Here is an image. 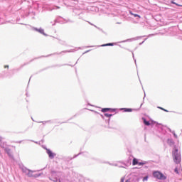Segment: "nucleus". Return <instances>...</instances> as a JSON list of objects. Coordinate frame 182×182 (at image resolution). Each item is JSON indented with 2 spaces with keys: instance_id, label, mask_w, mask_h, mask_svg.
<instances>
[{
  "instance_id": "5701e85b",
  "label": "nucleus",
  "mask_w": 182,
  "mask_h": 182,
  "mask_svg": "<svg viewBox=\"0 0 182 182\" xmlns=\"http://www.w3.org/2000/svg\"><path fill=\"white\" fill-rule=\"evenodd\" d=\"M13 147H14V149H15V146H13Z\"/></svg>"
},
{
  "instance_id": "412c9836",
  "label": "nucleus",
  "mask_w": 182,
  "mask_h": 182,
  "mask_svg": "<svg viewBox=\"0 0 182 182\" xmlns=\"http://www.w3.org/2000/svg\"><path fill=\"white\" fill-rule=\"evenodd\" d=\"M126 182H130V181H129V180H127V181H126Z\"/></svg>"
},
{
  "instance_id": "f03ea898",
  "label": "nucleus",
  "mask_w": 182,
  "mask_h": 182,
  "mask_svg": "<svg viewBox=\"0 0 182 182\" xmlns=\"http://www.w3.org/2000/svg\"><path fill=\"white\" fill-rule=\"evenodd\" d=\"M153 176L158 180H166L167 178V177H166L163 173L159 171L153 172Z\"/></svg>"
},
{
  "instance_id": "6ab92c4d",
  "label": "nucleus",
  "mask_w": 182,
  "mask_h": 182,
  "mask_svg": "<svg viewBox=\"0 0 182 182\" xmlns=\"http://www.w3.org/2000/svg\"><path fill=\"white\" fill-rule=\"evenodd\" d=\"M162 110H163L164 112H168L167 109H164V108H163Z\"/></svg>"
},
{
  "instance_id": "1a4fd4ad",
  "label": "nucleus",
  "mask_w": 182,
  "mask_h": 182,
  "mask_svg": "<svg viewBox=\"0 0 182 182\" xmlns=\"http://www.w3.org/2000/svg\"><path fill=\"white\" fill-rule=\"evenodd\" d=\"M109 110H111L110 108H103L101 111L102 112V113H106V112H109Z\"/></svg>"
},
{
  "instance_id": "f3484780",
  "label": "nucleus",
  "mask_w": 182,
  "mask_h": 182,
  "mask_svg": "<svg viewBox=\"0 0 182 182\" xmlns=\"http://www.w3.org/2000/svg\"><path fill=\"white\" fill-rule=\"evenodd\" d=\"M6 68H7V69H9V65H4V69H6Z\"/></svg>"
},
{
  "instance_id": "4468645a",
  "label": "nucleus",
  "mask_w": 182,
  "mask_h": 182,
  "mask_svg": "<svg viewBox=\"0 0 182 182\" xmlns=\"http://www.w3.org/2000/svg\"><path fill=\"white\" fill-rule=\"evenodd\" d=\"M174 171L176 174H179L178 169L177 168H175Z\"/></svg>"
},
{
  "instance_id": "ddd939ff",
  "label": "nucleus",
  "mask_w": 182,
  "mask_h": 182,
  "mask_svg": "<svg viewBox=\"0 0 182 182\" xmlns=\"http://www.w3.org/2000/svg\"><path fill=\"white\" fill-rule=\"evenodd\" d=\"M105 116L106 117H112V114H105Z\"/></svg>"
},
{
  "instance_id": "6e6552de",
  "label": "nucleus",
  "mask_w": 182,
  "mask_h": 182,
  "mask_svg": "<svg viewBox=\"0 0 182 182\" xmlns=\"http://www.w3.org/2000/svg\"><path fill=\"white\" fill-rule=\"evenodd\" d=\"M102 46H114V43H107V44H103V45H102Z\"/></svg>"
},
{
  "instance_id": "a211bd4d",
  "label": "nucleus",
  "mask_w": 182,
  "mask_h": 182,
  "mask_svg": "<svg viewBox=\"0 0 182 182\" xmlns=\"http://www.w3.org/2000/svg\"><path fill=\"white\" fill-rule=\"evenodd\" d=\"M120 182H124V178H122Z\"/></svg>"
},
{
  "instance_id": "f8f14e48",
  "label": "nucleus",
  "mask_w": 182,
  "mask_h": 182,
  "mask_svg": "<svg viewBox=\"0 0 182 182\" xmlns=\"http://www.w3.org/2000/svg\"><path fill=\"white\" fill-rule=\"evenodd\" d=\"M138 166H144V162H138Z\"/></svg>"
},
{
  "instance_id": "2eb2a0df",
  "label": "nucleus",
  "mask_w": 182,
  "mask_h": 182,
  "mask_svg": "<svg viewBox=\"0 0 182 182\" xmlns=\"http://www.w3.org/2000/svg\"><path fill=\"white\" fill-rule=\"evenodd\" d=\"M149 177L147 176H145L144 178H143V181H147Z\"/></svg>"
},
{
  "instance_id": "9b49d317",
  "label": "nucleus",
  "mask_w": 182,
  "mask_h": 182,
  "mask_svg": "<svg viewBox=\"0 0 182 182\" xmlns=\"http://www.w3.org/2000/svg\"><path fill=\"white\" fill-rule=\"evenodd\" d=\"M171 4H173L176 5L177 6H182V4H177V3L174 2V1H171Z\"/></svg>"
},
{
  "instance_id": "39448f33",
  "label": "nucleus",
  "mask_w": 182,
  "mask_h": 182,
  "mask_svg": "<svg viewBox=\"0 0 182 182\" xmlns=\"http://www.w3.org/2000/svg\"><path fill=\"white\" fill-rule=\"evenodd\" d=\"M47 154H48L50 159H53V157H55V154H53V152H52V151L50 149H47Z\"/></svg>"
},
{
  "instance_id": "20e7f679",
  "label": "nucleus",
  "mask_w": 182,
  "mask_h": 182,
  "mask_svg": "<svg viewBox=\"0 0 182 182\" xmlns=\"http://www.w3.org/2000/svg\"><path fill=\"white\" fill-rule=\"evenodd\" d=\"M5 151L6 153H7L8 156H9L10 157H12V155L14 154V153L12 152V150H11V149L6 148Z\"/></svg>"
},
{
  "instance_id": "4be33fe9",
  "label": "nucleus",
  "mask_w": 182,
  "mask_h": 182,
  "mask_svg": "<svg viewBox=\"0 0 182 182\" xmlns=\"http://www.w3.org/2000/svg\"><path fill=\"white\" fill-rule=\"evenodd\" d=\"M172 1H176V0H172Z\"/></svg>"
},
{
  "instance_id": "0eeeda50",
  "label": "nucleus",
  "mask_w": 182,
  "mask_h": 182,
  "mask_svg": "<svg viewBox=\"0 0 182 182\" xmlns=\"http://www.w3.org/2000/svg\"><path fill=\"white\" fill-rule=\"evenodd\" d=\"M142 120H144V123L146 126H150V122L146 121L144 118H142Z\"/></svg>"
},
{
  "instance_id": "f257e3e1",
  "label": "nucleus",
  "mask_w": 182,
  "mask_h": 182,
  "mask_svg": "<svg viewBox=\"0 0 182 182\" xmlns=\"http://www.w3.org/2000/svg\"><path fill=\"white\" fill-rule=\"evenodd\" d=\"M172 155L174 163H176V164H180V163L181 162V155L178 152V149H174L172 151Z\"/></svg>"
},
{
  "instance_id": "423d86ee",
  "label": "nucleus",
  "mask_w": 182,
  "mask_h": 182,
  "mask_svg": "<svg viewBox=\"0 0 182 182\" xmlns=\"http://www.w3.org/2000/svg\"><path fill=\"white\" fill-rule=\"evenodd\" d=\"M137 164H139V161L137 160V159L134 158L132 161V166H136Z\"/></svg>"
},
{
  "instance_id": "9d476101",
  "label": "nucleus",
  "mask_w": 182,
  "mask_h": 182,
  "mask_svg": "<svg viewBox=\"0 0 182 182\" xmlns=\"http://www.w3.org/2000/svg\"><path fill=\"white\" fill-rule=\"evenodd\" d=\"M124 112H133V109L132 108H125L124 109Z\"/></svg>"
},
{
  "instance_id": "aec40b11",
  "label": "nucleus",
  "mask_w": 182,
  "mask_h": 182,
  "mask_svg": "<svg viewBox=\"0 0 182 182\" xmlns=\"http://www.w3.org/2000/svg\"><path fill=\"white\" fill-rule=\"evenodd\" d=\"M158 109H160L161 110H163V107H158Z\"/></svg>"
},
{
  "instance_id": "dca6fc26",
  "label": "nucleus",
  "mask_w": 182,
  "mask_h": 182,
  "mask_svg": "<svg viewBox=\"0 0 182 182\" xmlns=\"http://www.w3.org/2000/svg\"><path fill=\"white\" fill-rule=\"evenodd\" d=\"M135 18H140V16L139 14H132Z\"/></svg>"
},
{
  "instance_id": "7ed1b4c3",
  "label": "nucleus",
  "mask_w": 182,
  "mask_h": 182,
  "mask_svg": "<svg viewBox=\"0 0 182 182\" xmlns=\"http://www.w3.org/2000/svg\"><path fill=\"white\" fill-rule=\"evenodd\" d=\"M35 173H36V171H31V170H28V177H39V175L38 174H36Z\"/></svg>"
}]
</instances>
